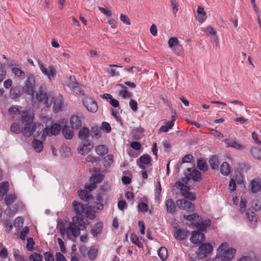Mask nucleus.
I'll return each instance as SVG.
<instances>
[{
	"label": "nucleus",
	"mask_w": 261,
	"mask_h": 261,
	"mask_svg": "<svg viewBox=\"0 0 261 261\" xmlns=\"http://www.w3.org/2000/svg\"><path fill=\"white\" fill-rule=\"evenodd\" d=\"M220 172L224 175L229 174L230 170L229 165L227 162H223L220 167Z\"/></svg>",
	"instance_id": "nucleus-34"
},
{
	"label": "nucleus",
	"mask_w": 261,
	"mask_h": 261,
	"mask_svg": "<svg viewBox=\"0 0 261 261\" xmlns=\"http://www.w3.org/2000/svg\"><path fill=\"white\" fill-rule=\"evenodd\" d=\"M91 135L92 137L99 139L101 136V130L97 126L93 127Z\"/></svg>",
	"instance_id": "nucleus-44"
},
{
	"label": "nucleus",
	"mask_w": 261,
	"mask_h": 261,
	"mask_svg": "<svg viewBox=\"0 0 261 261\" xmlns=\"http://www.w3.org/2000/svg\"><path fill=\"white\" fill-rule=\"evenodd\" d=\"M83 105L89 112L95 113L98 110L97 102L91 98H85L83 100Z\"/></svg>",
	"instance_id": "nucleus-7"
},
{
	"label": "nucleus",
	"mask_w": 261,
	"mask_h": 261,
	"mask_svg": "<svg viewBox=\"0 0 261 261\" xmlns=\"http://www.w3.org/2000/svg\"><path fill=\"white\" fill-rule=\"evenodd\" d=\"M95 150L96 152L99 155H103L108 152V148L107 146L105 145H100L96 146Z\"/></svg>",
	"instance_id": "nucleus-32"
},
{
	"label": "nucleus",
	"mask_w": 261,
	"mask_h": 261,
	"mask_svg": "<svg viewBox=\"0 0 261 261\" xmlns=\"http://www.w3.org/2000/svg\"><path fill=\"white\" fill-rule=\"evenodd\" d=\"M151 161V157L147 154H144L141 155L137 161L144 165H148L150 163Z\"/></svg>",
	"instance_id": "nucleus-36"
},
{
	"label": "nucleus",
	"mask_w": 261,
	"mask_h": 261,
	"mask_svg": "<svg viewBox=\"0 0 261 261\" xmlns=\"http://www.w3.org/2000/svg\"><path fill=\"white\" fill-rule=\"evenodd\" d=\"M202 31L205 33V34L209 36H215V40L217 41L218 40V37L217 36V32L214 30V28L211 26H208L206 28L202 29Z\"/></svg>",
	"instance_id": "nucleus-31"
},
{
	"label": "nucleus",
	"mask_w": 261,
	"mask_h": 261,
	"mask_svg": "<svg viewBox=\"0 0 261 261\" xmlns=\"http://www.w3.org/2000/svg\"><path fill=\"white\" fill-rule=\"evenodd\" d=\"M209 163L212 169H218L219 162L218 159L216 156H213L210 159Z\"/></svg>",
	"instance_id": "nucleus-35"
},
{
	"label": "nucleus",
	"mask_w": 261,
	"mask_h": 261,
	"mask_svg": "<svg viewBox=\"0 0 261 261\" xmlns=\"http://www.w3.org/2000/svg\"><path fill=\"white\" fill-rule=\"evenodd\" d=\"M61 129V126L59 124L54 123L50 127H46L43 131V135L46 134L48 136L58 135Z\"/></svg>",
	"instance_id": "nucleus-9"
},
{
	"label": "nucleus",
	"mask_w": 261,
	"mask_h": 261,
	"mask_svg": "<svg viewBox=\"0 0 261 261\" xmlns=\"http://www.w3.org/2000/svg\"><path fill=\"white\" fill-rule=\"evenodd\" d=\"M12 73L15 75L16 77L20 80H23L25 78V72L20 68L18 67H13L12 69Z\"/></svg>",
	"instance_id": "nucleus-28"
},
{
	"label": "nucleus",
	"mask_w": 261,
	"mask_h": 261,
	"mask_svg": "<svg viewBox=\"0 0 261 261\" xmlns=\"http://www.w3.org/2000/svg\"><path fill=\"white\" fill-rule=\"evenodd\" d=\"M39 65L41 72L46 75L50 80L56 75V70L53 66H49L48 67H46L40 62H39Z\"/></svg>",
	"instance_id": "nucleus-6"
},
{
	"label": "nucleus",
	"mask_w": 261,
	"mask_h": 261,
	"mask_svg": "<svg viewBox=\"0 0 261 261\" xmlns=\"http://www.w3.org/2000/svg\"><path fill=\"white\" fill-rule=\"evenodd\" d=\"M70 124L72 128H79L82 125V121L79 116L73 115L70 118Z\"/></svg>",
	"instance_id": "nucleus-19"
},
{
	"label": "nucleus",
	"mask_w": 261,
	"mask_h": 261,
	"mask_svg": "<svg viewBox=\"0 0 261 261\" xmlns=\"http://www.w3.org/2000/svg\"><path fill=\"white\" fill-rule=\"evenodd\" d=\"M132 242L137 245L139 248H143V244L139 241L138 237L135 234H132L130 236Z\"/></svg>",
	"instance_id": "nucleus-45"
},
{
	"label": "nucleus",
	"mask_w": 261,
	"mask_h": 261,
	"mask_svg": "<svg viewBox=\"0 0 261 261\" xmlns=\"http://www.w3.org/2000/svg\"><path fill=\"white\" fill-rule=\"evenodd\" d=\"M101 129L108 133L111 132V127L109 123L106 122H103L102 123Z\"/></svg>",
	"instance_id": "nucleus-56"
},
{
	"label": "nucleus",
	"mask_w": 261,
	"mask_h": 261,
	"mask_svg": "<svg viewBox=\"0 0 261 261\" xmlns=\"http://www.w3.org/2000/svg\"><path fill=\"white\" fill-rule=\"evenodd\" d=\"M13 253L16 261H26L24 257L19 254V251L18 249H13Z\"/></svg>",
	"instance_id": "nucleus-43"
},
{
	"label": "nucleus",
	"mask_w": 261,
	"mask_h": 261,
	"mask_svg": "<svg viewBox=\"0 0 261 261\" xmlns=\"http://www.w3.org/2000/svg\"><path fill=\"white\" fill-rule=\"evenodd\" d=\"M42 256L36 252L33 253L29 256V259L31 261H42Z\"/></svg>",
	"instance_id": "nucleus-47"
},
{
	"label": "nucleus",
	"mask_w": 261,
	"mask_h": 261,
	"mask_svg": "<svg viewBox=\"0 0 261 261\" xmlns=\"http://www.w3.org/2000/svg\"><path fill=\"white\" fill-rule=\"evenodd\" d=\"M103 165L106 167H109L113 162V155L112 154H108L103 159Z\"/></svg>",
	"instance_id": "nucleus-42"
},
{
	"label": "nucleus",
	"mask_w": 261,
	"mask_h": 261,
	"mask_svg": "<svg viewBox=\"0 0 261 261\" xmlns=\"http://www.w3.org/2000/svg\"><path fill=\"white\" fill-rule=\"evenodd\" d=\"M98 248L96 246H92L90 248L87 255L91 260H94L97 256Z\"/></svg>",
	"instance_id": "nucleus-22"
},
{
	"label": "nucleus",
	"mask_w": 261,
	"mask_h": 261,
	"mask_svg": "<svg viewBox=\"0 0 261 261\" xmlns=\"http://www.w3.org/2000/svg\"><path fill=\"white\" fill-rule=\"evenodd\" d=\"M120 19L124 24H126L127 25L130 24L129 18L126 15L121 14L120 16Z\"/></svg>",
	"instance_id": "nucleus-58"
},
{
	"label": "nucleus",
	"mask_w": 261,
	"mask_h": 261,
	"mask_svg": "<svg viewBox=\"0 0 261 261\" xmlns=\"http://www.w3.org/2000/svg\"><path fill=\"white\" fill-rule=\"evenodd\" d=\"M79 195L81 199L86 201H88L90 197L89 193L88 191L85 190H81Z\"/></svg>",
	"instance_id": "nucleus-50"
},
{
	"label": "nucleus",
	"mask_w": 261,
	"mask_h": 261,
	"mask_svg": "<svg viewBox=\"0 0 261 261\" xmlns=\"http://www.w3.org/2000/svg\"><path fill=\"white\" fill-rule=\"evenodd\" d=\"M174 237L178 240H183L187 236V233L185 231L181 229H177L174 233Z\"/></svg>",
	"instance_id": "nucleus-33"
},
{
	"label": "nucleus",
	"mask_w": 261,
	"mask_h": 261,
	"mask_svg": "<svg viewBox=\"0 0 261 261\" xmlns=\"http://www.w3.org/2000/svg\"><path fill=\"white\" fill-rule=\"evenodd\" d=\"M103 179V175L101 174H95L90 177V182H93L96 185L102 181Z\"/></svg>",
	"instance_id": "nucleus-41"
},
{
	"label": "nucleus",
	"mask_w": 261,
	"mask_h": 261,
	"mask_svg": "<svg viewBox=\"0 0 261 261\" xmlns=\"http://www.w3.org/2000/svg\"><path fill=\"white\" fill-rule=\"evenodd\" d=\"M29 232V229L28 227H25L23 228L20 233V238L22 240H24Z\"/></svg>",
	"instance_id": "nucleus-60"
},
{
	"label": "nucleus",
	"mask_w": 261,
	"mask_h": 261,
	"mask_svg": "<svg viewBox=\"0 0 261 261\" xmlns=\"http://www.w3.org/2000/svg\"><path fill=\"white\" fill-rule=\"evenodd\" d=\"M197 13L198 15L197 19L199 22L202 23L206 19V13L203 9L201 7H198L197 10Z\"/></svg>",
	"instance_id": "nucleus-24"
},
{
	"label": "nucleus",
	"mask_w": 261,
	"mask_h": 261,
	"mask_svg": "<svg viewBox=\"0 0 261 261\" xmlns=\"http://www.w3.org/2000/svg\"><path fill=\"white\" fill-rule=\"evenodd\" d=\"M177 205L178 207L182 210H186L188 211H194V205L191 201L186 199L178 200L177 201Z\"/></svg>",
	"instance_id": "nucleus-11"
},
{
	"label": "nucleus",
	"mask_w": 261,
	"mask_h": 261,
	"mask_svg": "<svg viewBox=\"0 0 261 261\" xmlns=\"http://www.w3.org/2000/svg\"><path fill=\"white\" fill-rule=\"evenodd\" d=\"M92 211V214L93 212H96L97 210H100L103 209V205L102 204L99 202H95L92 205H90Z\"/></svg>",
	"instance_id": "nucleus-49"
},
{
	"label": "nucleus",
	"mask_w": 261,
	"mask_h": 261,
	"mask_svg": "<svg viewBox=\"0 0 261 261\" xmlns=\"http://www.w3.org/2000/svg\"><path fill=\"white\" fill-rule=\"evenodd\" d=\"M34 242L33 241V240L32 238H29L27 239V249L31 251L33 250L34 247Z\"/></svg>",
	"instance_id": "nucleus-61"
},
{
	"label": "nucleus",
	"mask_w": 261,
	"mask_h": 261,
	"mask_svg": "<svg viewBox=\"0 0 261 261\" xmlns=\"http://www.w3.org/2000/svg\"><path fill=\"white\" fill-rule=\"evenodd\" d=\"M35 77L33 74H30L28 76L25 81L23 90L24 92L29 95H33L35 87Z\"/></svg>",
	"instance_id": "nucleus-4"
},
{
	"label": "nucleus",
	"mask_w": 261,
	"mask_h": 261,
	"mask_svg": "<svg viewBox=\"0 0 261 261\" xmlns=\"http://www.w3.org/2000/svg\"><path fill=\"white\" fill-rule=\"evenodd\" d=\"M129 106L134 112H136L138 110V103L136 100L131 99L129 101Z\"/></svg>",
	"instance_id": "nucleus-57"
},
{
	"label": "nucleus",
	"mask_w": 261,
	"mask_h": 261,
	"mask_svg": "<svg viewBox=\"0 0 261 261\" xmlns=\"http://www.w3.org/2000/svg\"><path fill=\"white\" fill-rule=\"evenodd\" d=\"M45 261H54L53 254L50 252H46L44 253Z\"/></svg>",
	"instance_id": "nucleus-64"
},
{
	"label": "nucleus",
	"mask_w": 261,
	"mask_h": 261,
	"mask_svg": "<svg viewBox=\"0 0 261 261\" xmlns=\"http://www.w3.org/2000/svg\"><path fill=\"white\" fill-rule=\"evenodd\" d=\"M72 205L76 216L73 217L71 222L61 221L58 224L62 237L65 235L69 239L71 236L77 237L80 234V230L85 228L88 224L87 218L92 219L94 217L91 206L84 205L76 201L72 202Z\"/></svg>",
	"instance_id": "nucleus-1"
},
{
	"label": "nucleus",
	"mask_w": 261,
	"mask_h": 261,
	"mask_svg": "<svg viewBox=\"0 0 261 261\" xmlns=\"http://www.w3.org/2000/svg\"><path fill=\"white\" fill-rule=\"evenodd\" d=\"M179 40L176 37L170 38L168 42V44L170 48H173L176 45L179 44Z\"/></svg>",
	"instance_id": "nucleus-46"
},
{
	"label": "nucleus",
	"mask_w": 261,
	"mask_h": 261,
	"mask_svg": "<svg viewBox=\"0 0 261 261\" xmlns=\"http://www.w3.org/2000/svg\"><path fill=\"white\" fill-rule=\"evenodd\" d=\"M158 255L162 260H165L168 256L167 249L165 247H161L158 251Z\"/></svg>",
	"instance_id": "nucleus-39"
},
{
	"label": "nucleus",
	"mask_w": 261,
	"mask_h": 261,
	"mask_svg": "<svg viewBox=\"0 0 261 261\" xmlns=\"http://www.w3.org/2000/svg\"><path fill=\"white\" fill-rule=\"evenodd\" d=\"M185 177L182 178L181 181L186 184H187L191 179H192L194 181H199L201 178V173L197 170L192 168H187L185 172Z\"/></svg>",
	"instance_id": "nucleus-3"
},
{
	"label": "nucleus",
	"mask_w": 261,
	"mask_h": 261,
	"mask_svg": "<svg viewBox=\"0 0 261 261\" xmlns=\"http://www.w3.org/2000/svg\"><path fill=\"white\" fill-rule=\"evenodd\" d=\"M10 130L11 132L15 134H19L22 132L21 125L19 123H13L12 124Z\"/></svg>",
	"instance_id": "nucleus-40"
},
{
	"label": "nucleus",
	"mask_w": 261,
	"mask_h": 261,
	"mask_svg": "<svg viewBox=\"0 0 261 261\" xmlns=\"http://www.w3.org/2000/svg\"><path fill=\"white\" fill-rule=\"evenodd\" d=\"M98 10L102 13L103 14L106 15V16H111L112 15V12L109 10H107L105 8L101 7H98Z\"/></svg>",
	"instance_id": "nucleus-62"
},
{
	"label": "nucleus",
	"mask_w": 261,
	"mask_h": 261,
	"mask_svg": "<svg viewBox=\"0 0 261 261\" xmlns=\"http://www.w3.org/2000/svg\"><path fill=\"white\" fill-rule=\"evenodd\" d=\"M251 152L254 158L261 160V150L255 147L251 150Z\"/></svg>",
	"instance_id": "nucleus-48"
},
{
	"label": "nucleus",
	"mask_w": 261,
	"mask_h": 261,
	"mask_svg": "<svg viewBox=\"0 0 261 261\" xmlns=\"http://www.w3.org/2000/svg\"><path fill=\"white\" fill-rule=\"evenodd\" d=\"M118 89V93L119 95L122 97V98L125 99L130 98L132 96V94L130 92H129L124 85L121 84H118L116 86Z\"/></svg>",
	"instance_id": "nucleus-13"
},
{
	"label": "nucleus",
	"mask_w": 261,
	"mask_h": 261,
	"mask_svg": "<svg viewBox=\"0 0 261 261\" xmlns=\"http://www.w3.org/2000/svg\"><path fill=\"white\" fill-rule=\"evenodd\" d=\"M223 142L225 143L226 147H232L237 150H243L245 146L237 141L234 137H228L224 139Z\"/></svg>",
	"instance_id": "nucleus-5"
},
{
	"label": "nucleus",
	"mask_w": 261,
	"mask_h": 261,
	"mask_svg": "<svg viewBox=\"0 0 261 261\" xmlns=\"http://www.w3.org/2000/svg\"><path fill=\"white\" fill-rule=\"evenodd\" d=\"M32 145L37 152H40L43 148L42 142L36 139L32 141Z\"/></svg>",
	"instance_id": "nucleus-29"
},
{
	"label": "nucleus",
	"mask_w": 261,
	"mask_h": 261,
	"mask_svg": "<svg viewBox=\"0 0 261 261\" xmlns=\"http://www.w3.org/2000/svg\"><path fill=\"white\" fill-rule=\"evenodd\" d=\"M212 250L213 246L210 243L202 244L199 247L198 256L200 258L205 257Z\"/></svg>",
	"instance_id": "nucleus-8"
},
{
	"label": "nucleus",
	"mask_w": 261,
	"mask_h": 261,
	"mask_svg": "<svg viewBox=\"0 0 261 261\" xmlns=\"http://www.w3.org/2000/svg\"><path fill=\"white\" fill-rule=\"evenodd\" d=\"M17 196L15 194H10L6 195L5 198V202L7 205H9L13 203L16 200Z\"/></svg>",
	"instance_id": "nucleus-38"
},
{
	"label": "nucleus",
	"mask_w": 261,
	"mask_h": 261,
	"mask_svg": "<svg viewBox=\"0 0 261 261\" xmlns=\"http://www.w3.org/2000/svg\"><path fill=\"white\" fill-rule=\"evenodd\" d=\"M171 5L173 13L175 15L178 11L179 4L176 0H171Z\"/></svg>",
	"instance_id": "nucleus-51"
},
{
	"label": "nucleus",
	"mask_w": 261,
	"mask_h": 261,
	"mask_svg": "<svg viewBox=\"0 0 261 261\" xmlns=\"http://www.w3.org/2000/svg\"><path fill=\"white\" fill-rule=\"evenodd\" d=\"M92 147L93 146L91 145L90 143L87 142L78 149V152L81 154L88 153L91 151Z\"/></svg>",
	"instance_id": "nucleus-18"
},
{
	"label": "nucleus",
	"mask_w": 261,
	"mask_h": 261,
	"mask_svg": "<svg viewBox=\"0 0 261 261\" xmlns=\"http://www.w3.org/2000/svg\"><path fill=\"white\" fill-rule=\"evenodd\" d=\"M21 96L20 88L18 86L12 87L10 91V97L12 99H15Z\"/></svg>",
	"instance_id": "nucleus-23"
},
{
	"label": "nucleus",
	"mask_w": 261,
	"mask_h": 261,
	"mask_svg": "<svg viewBox=\"0 0 261 261\" xmlns=\"http://www.w3.org/2000/svg\"><path fill=\"white\" fill-rule=\"evenodd\" d=\"M211 224V221L210 219H205L202 221L197 222L195 224L196 228L200 230H204Z\"/></svg>",
	"instance_id": "nucleus-17"
},
{
	"label": "nucleus",
	"mask_w": 261,
	"mask_h": 261,
	"mask_svg": "<svg viewBox=\"0 0 261 261\" xmlns=\"http://www.w3.org/2000/svg\"><path fill=\"white\" fill-rule=\"evenodd\" d=\"M77 83L74 76H70L69 77L67 85L70 89L73 88L75 85H77Z\"/></svg>",
	"instance_id": "nucleus-54"
},
{
	"label": "nucleus",
	"mask_w": 261,
	"mask_h": 261,
	"mask_svg": "<svg viewBox=\"0 0 261 261\" xmlns=\"http://www.w3.org/2000/svg\"><path fill=\"white\" fill-rule=\"evenodd\" d=\"M89 130L87 127H84L80 129L79 132V137L83 141H87L89 137Z\"/></svg>",
	"instance_id": "nucleus-21"
},
{
	"label": "nucleus",
	"mask_w": 261,
	"mask_h": 261,
	"mask_svg": "<svg viewBox=\"0 0 261 261\" xmlns=\"http://www.w3.org/2000/svg\"><path fill=\"white\" fill-rule=\"evenodd\" d=\"M167 212L168 213H173L175 211V204L171 199H169L166 201L165 204Z\"/></svg>",
	"instance_id": "nucleus-25"
},
{
	"label": "nucleus",
	"mask_w": 261,
	"mask_h": 261,
	"mask_svg": "<svg viewBox=\"0 0 261 261\" xmlns=\"http://www.w3.org/2000/svg\"><path fill=\"white\" fill-rule=\"evenodd\" d=\"M9 112L11 114H19L20 115L21 112L19 111L18 107L13 106L11 107L8 110Z\"/></svg>",
	"instance_id": "nucleus-55"
},
{
	"label": "nucleus",
	"mask_w": 261,
	"mask_h": 261,
	"mask_svg": "<svg viewBox=\"0 0 261 261\" xmlns=\"http://www.w3.org/2000/svg\"><path fill=\"white\" fill-rule=\"evenodd\" d=\"M102 228V224L100 222L96 223L92 227L91 233L94 237H97V235L101 233Z\"/></svg>",
	"instance_id": "nucleus-30"
},
{
	"label": "nucleus",
	"mask_w": 261,
	"mask_h": 261,
	"mask_svg": "<svg viewBox=\"0 0 261 261\" xmlns=\"http://www.w3.org/2000/svg\"><path fill=\"white\" fill-rule=\"evenodd\" d=\"M70 89L76 93H81L83 92L82 85L79 83Z\"/></svg>",
	"instance_id": "nucleus-59"
},
{
	"label": "nucleus",
	"mask_w": 261,
	"mask_h": 261,
	"mask_svg": "<svg viewBox=\"0 0 261 261\" xmlns=\"http://www.w3.org/2000/svg\"><path fill=\"white\" fill-rule=\"evenodd\" d=\"M171 49L174 51V53L180 56L182 54L183 51V47L179 43L174 47L173 48H171Z\"/></svg>",
	"instance_id": "nucleus-53"
},
{
	"label": "nucleus",
	"mask_w": 261,
	"mask_h": 261,
	"mask_svg": "<svg viewBox=\"0 0 261 261\" xmlns=\"http://www.w3.org/2000/svg\"><path fill=\"white\" fill-rule=\"evenodd\" d=\"M72 127L64 126L62 129V133L66 139H70L72 138L74 133Z\"/></svg>",
	"instance_id": "nucleus-20"
},
{
	"label": "nucleus",
	"mask_w": 261,
	"mask_h": 261,
	"mask_svg": "<svg viewBox=\"0 0 261 261\" xmlns=\"http://www.w3.org/2000/svg\"><path fill=\"white\" fill-rule=\"evenodd\" d=\"M197 165L200 170L205 171L207 169L205 162L202 160H198Z\"/></svg>",
	"instance_id": "nucleus-52"
},
{
	"label": "nucleus",
	"mask_w": 261,
	"mask_h": 261,
	"mask_svg": "<svg viewBox=\"0 0 261 261\" xmlns=\"http://www.w3.org/2000/svg\"><path fill=\"white\" fill-rule=\"evenodd\" d=\"M36 128V124L33 122L25 123L24 128L22 129V133L24 136L29 137L31 136Z\"/></svg>",
	"instance_id": "nucleus-10"
},
{
	"label": "nucleus",
	"mask_w": 261,
	"mask_h": 261,
	"mask_svg": "<svg viewBox=\"0 0 261 261\" xmlns=\"http://www.w3.org/2000/svg\"><path fill=\"white\" fill-rule=\"evenodd\" d=\"M184 183L185 182L182 181H176L175 183V186L180 190L181 194L182 195H184L185 193L189 192L190 190L189 188L187 185H185Z\"/></svg>",
	"instance_id": "nucleus-26"
},
{
	"label": "nucleus",
	"mask_w": 261,
	"mask_h": 261,
	"mask_svg": "<svg viewBox=\"0 0 261 261\" xmlns=\"http://www.w3.org/2000/svg\"><path fill=\"white\" fill-rule=\"evenodd\" d=\"M9 184L7 181L4 182L0 185V199H2L4 195L9 190Z\"/></svg>",
	"instance_id": "nucleus-27"
},
{
	"label": "nucleus",
	"mask_w": 261,
	"mask_h": 261,
	"mask_svg": "<svg viewBox=\"0 0 261 261\" xmlns=\"http://www.w3.org/2000/svg\"><path fill=\"white\" fill-rule=\"evenodd\" d=\"M21 119L22 122H25V123L28 122H33L31 120V115L30 113H29L27 111L21 112Z\"/></svg>",
	"instance_id": "nucleus-37"
},
{
	"label": "nucleus",
	"mask_w": 261,
	"mask_h": 261,
	"mask_svg": "<svg viewBox=\"0 0 261 261\" xmlns=\"http://www.w3.org/2000/svg\"><path fill=\"white\" fill-rule=\"evenodd\" d=\"M205 236L202 232L194 231L190 238L192 243L195 244H200L204 242Z\"/></svg>",
	"instance_id": "nucleus-12"
},
{
	"label": "nucleus",
	"mask_w": 261,
	"mask_h": 261,
	"mask_svg": "<svg viewBox=\"0 0 261 261\" xmlns=\"http://www.w3.org/2000/svg\"><path fill=\"white\" fill-rule=\"evenodd\" d=\"M252 139L254 140L255 143L257 145H261V141L258 139V134L255 132H253L251 134Z\"/></svg>",
	"instance_id": "nucleus-63"
},
{
	"label": "nucleus",
	"mask_w": 261,
	"mask_h": 261,
	"mask_svg": "<svg viewBox=\"0 0 261 261\" xmlns=\"http://www.w3.org/2000/svg\"><path fill=\"white\" fill-rule=\"evenodd\" d=\"M36 98L39 102H43L46 107L49 106L48 103V97L45 92L40 91L36 94Z\"/></svg>",
	"instance_id": "nucleus-16"
},
{
	"label": "nucleus",
	"mask_w": 261,
	"mask_h": 261,
	"mask_svg": "<svg viewBox=\"0 0 261 261\" xmlns=\"http://www.w3.org/2000/svg\"><path fill=\"white\" fill-rule=\"evenodd\" d=\"M236 252L234 249L229 248L227 243H223L219 247L216 257L208 261H230L233 258Z\"/></svg>",
	"instance_id": "nucleus-2"
},
{
	"label": "nucleus",
	"mask_w": 261,
	"mask_h": 261,
	"mask_svg": "<svg viewBox=\"0 0 261 261\" xmlns=\"http://www.w3.org/2000/svg\"><path fill=\"white\" fill-rule=\"evenodd\" d=\"M53 111L55 113H58L62 108L63 104V97L62 96H58L53 98Z\"/></svg>",
	"instance_id": "nucleus-14"
},
{
	"label": "nucleus",
	"mask_w": 261,
	"mask_h": 261,
	"mask_svg": "<svg viewBox=\"0 0 261 261\" xmlns=\"http://www.w3.org/2000/svg\"><path fill=\"white\" fill-rule=\"evenodd\" d=\"M251 189L253 193H256L261 189V179L255 178L251 181Z\"/></svg>",
	"instance_id": "nucleus-15"
}]
</instances>
